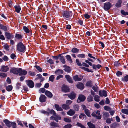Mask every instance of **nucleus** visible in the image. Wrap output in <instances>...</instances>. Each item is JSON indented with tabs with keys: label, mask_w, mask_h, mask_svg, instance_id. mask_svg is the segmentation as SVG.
<instances>
[{
	"label": "nucleus",
	"mask_w": 128,
	"mask_h": 128,
	"mask_svg": "<svg viewBox=\"0 0 128 128\" xmlns=\"http://www.w3.org/2000/svg\"><path fill=\"white\" fill-rule=\"evenodd\" d=\"M62 15L65 19L69 20L71 19L72 13L70 11H63L62 12Z\"/></svg>",
	"instance_id": "obj_1"
},
{
	"label": "nucleus",
	"mask_w": 128,
	"mask_h": 128,
	"mask_svg": "<svg viewBox=\"0 0 128 128\" xmlns=\"http://www.w3.org/2000/svg\"><path fill=\"white\" fill-rule=\"evenodd\" d=\"M17 50L21 52H24L26 50V47L24 44L21 42H19L17 45Z\"/></svg>",
	"instance_id": "obj_2"
},
{
	"label": "nucleus",
	"mask_w": 128,
	"mask_h": 128,
	"mask_svg": "<svg viewBox=\"0 0 128 128\" xmlns=\"http://www.w3.org/2000/svg\"><path fill=\"white\" fill-rule=\"evenodd\" d=\"M112 6V4L110 3L107 2L104 4V8L105 10L107 11L109 10Z\"/></svg>",
	"instance_id": "obj_3"
},
{
	"label": "nucleus",
	"mask_w": 128,
	"mask_h": 128,
	"mask_svg": "<svg viewBox=\"0 0 128 128\" xmlns=\"http://www.w3.org/2000/svg\"><path fill=\"white\" fill-rule=\"evenodd\" d=\"M23 29L26 34H28V35L29 36L32 35V30H30L26 26H24Z\"/></svg>",
	"instance_id": "obj_4"
},
{
	"label": "nucleus",
	"mask_w": 128,
	"mask_h": 128,
	"mask_svg": "<svg viewBox=\"0 0 128 128\" xmlns=\"http://www.w3.org/2000/svg\"><path fill=\"white\" fill-rule=\"evenodd\" d=\"M19 68H13L10 69V72L14 74L18 75V74Z\"/></svg>",
	"instance_id": "obj_5"
},
{
	"label": "nucleus",
	"mask_w": 128,
	"mask_h": 128,
	"mask_svg": "<svg viewBox=\"0 0 128 128\" xmlns=\"http://www.w3.org/2000/svg\"><path fill=\"white\" fill-rule=\"evenodd\" d=\"M26 82L27 83L28 86L30 88H32L34 86V84L32 80H26Z\"/></svg>",
	"instance_id": "obj_6"
},
{
	"label": "nucleus",
	"mask_w": 128,
	"mask_h": 128,
	"mask_svg": "<svg viewBox=\"0 0 128 128\" xmlns=\"http://www.w3.org/2000/svg\"><path fill=\"white\" fill-rule=\"evenodd\" d=\"M78 99V100H77V101L78 103H79L81 101H84L86 99V97L84 95L80 94L79 95Z\"/></svg>",
	"instance_id": "obj_7"
},
{
	"label": "nucleus",
	"mask_w": 128,
	"mask_h": 128,
	"mask_svg": "<svg viewBox=\"0 0 128 128\" xmlns=\"http://www.w3.org/2000/svg\"><path fill=\"white\" fill-rule=\"evenodd\" d=\"M74 80L75 81L79 82L82 80L83 78V77L81 76H80L79 77L78 75H76L73 77Z\"/></svg>",
	"instance_id": "obj_8"
},
{
	"label": "nucleus",
	"mask_w": 128,
	"mask_h": 128,
	"mask_svg": "<svg viewBox=\"0 0 128 128\" xmlns=\"http://www.w3.org/2000/svg\"><path fill=\"white\" fill-rule=\"evenodd\" d=\"M27 73V72L25 70H22L21 68H19L18 74L20 76L25 75Z\"/></svg>",
	"instance_id": "obj_9"
},
{
	"label": "nucleus",
	"mask_w": 128,
	"mask_h": 128,
	"mask_svg": "<svg viewBox=\"0 0 128 128\" xmlns=\"http://www.w3.org/2000/svg\"><path fill=\"white\" fill-rule=\"evenodd\" d=\"M99 93L101 96L106 97L107 96V92L104 90H100Z\"/></svg>",
	"instance_id": "obj_10"
},
{
	"label": "nucleus",
	"mask_w": 128,
	"mask_h": 128,
	"mask_svg": "<svg viewBox=\"0 0 128 128\" xmlns=\"http://www.w3.org/2000/svg\"><path fill=\"white\" fill-rule=\"evenodd\" d=\"M66 95L68 96V98L71 100H72L75 98L76 96V94L74 92H72L70 94H64V95Z\"/></svg>",
	"instance_id": "obj_11"
},
{
	"label": "nucleus",
	"mask_w": 128,
	"mask_h": 128,
	"mask_svg": "<svg viewBox=\"0 0 128 128\" xmlns=\"http://www.w3.org/2000/svg\"><path fill=\"white\" fill-rule=\"evenodd\" d=\"M9 70L8 67L7 66L3 65L1 66V70L2 72H6Z\"/></svg>",
	"instance_id": "obj_12"
},
{
	"label": "nucleus",
	"mask_w": 128,
	"mask_h": 128,
	"mask_svg": "<svg viewBox=\"0 0 128 128\" xmlns=\"http://www.w3.org/2000/svg\"><path fill=\"white\" fill-rule=\"evenodd\" d=\"M62 91L65 92H69L70 89L66 85H64L62 87Z\"/></svg>",
	"instance_id": "obj_13"
},
{
	"label": "nucleus",
	"mask_w": 128,
	"mask_h": 128,
	"mask_svg": "<svg viewBox=\"0 0 128 128\" xmlns=\"http://www.w3.org/2000/svg\"><path fill=\"white\" fill-rule=\"evenodd\" d=\"M5 36L6 38L8 39L13 38L14 37V35L11 34L9 32H6L5 33Z\"/></svg>",
	"instance_id": "obj_14"
},
{
	"label": "nucleus",
	"mask_w": 128,
	"mask_h": 128,
	"mask_svg": "<svg viewBox=\"0 0 128 128\" xmlns=\"http://www.w3.org/2000/svg\"><path fill=\"white\" fill-rule=\"evenodd\" d=\"M40 101L42 102H46V97L44 95L41 94L39 98Z\"/></svg>",
	"instance_id": "obj_15"
},
{
	"label": "nucleus",
	"mask_w": 128,
	"mask_h": 128,
	"mask_svg": "<svg viewBox=\"0 0 128 128\" xmlns=\"http://www.w3.org/2000/svg\"><path fill=\"white\" fill-rule=\"evenodd\" d=\"M3 122L8 127L10 128L11 127L12 122L9 121L8 120L6 119L4 120Z\"/></svg>",
	"instance_id": "obj_16"
},
{
	"label": "nucleus",
	"mask_w": 128,
	"mask_h": 128,
	"mask_svg": "<svg viewBox=\"0 0 128 128\" xmlns=\"http://www.w3.org/2000/svg\"><path fill=\"white\" fill-rule=\"evenodd\" d=\"M77 88L80 90H83L84 88V84L81 82H78L76 85Z\"/></svg>",
	"instance_id": "obj_17"
},
{
	"label": "nucleus",
	"mask_w": 128,
	"mask_h": 128,
	"mask_svg": "<svg viewBox=\"0 0 128 128\" xmlns=\"http://www.w3.org/2000/svg\"><path fill=\"white\" fill-rule=\"evenodd\" d=\"M14 7L16 12L18 13L20 12V11L21 9V8L20 6L19 5H16L14 6Z\"/></svg>",
	"instance_id": "obj_18"
},
{
	"label": "nucleus",
	"mask_w": 128,
	"mask_h": 128,
	"mask_svg": "<svg viewBox=\"0 0 128 128\" xmlns=\"http://www.w3.org/2000/svg\"><path fill=\"white\" fill-rule=\"evenodd\" d=\"M63 67L64 68V70L66 72H70L71 71V69L68 66H63Z\"/></svg>",
	"instance_id": "obj_19"
},
{
	"label": "nucleus",
	"mask_w": 128,
	"mask_h": 128,
	"mask_svg": "<svg viewBox=\"0 0 128 128\" xmlns=\"http://www.w3.org/2000/svg\"><path fill=\"white\" fill-rule=\"evenodd\" d=\"M65 78L69 82L71 83H73L72 80L70 76L68 75H66L65 76Z\"/></svg>",
	"instance_id": "obj_20"
},
{
	"label": "nucleus",
	"mask_w": 128,
	"mask_h": 128,
	"mask_svg": "<svg viewBox=\"0 0 128 128\" xmlns=\"http://www.w3.org/2000/svg\"><path fill=\"white\" fill-rule=\"evenodd\" d=\"M54 107L56 110L58 111H62L63 109L62 108L59 106V105L57 104H56L54 105Z\"/></svg>",
	"instance_id": "obj_21"
},
{
	"label": "nucleus",
	"mask_w": 128,
	"mask_h": 128,
	"mask_svg": "<svg viewBox=\"0 0 128 128\" xmlns=\"http://www.w3.org/2000/svg\"><path fill=\"white\" fill-rule=\"evenodd\" d=\"M75 111L72 110L70 109L68 112H67L68 114L72 116L74 115L75 113Z\"/></svg>",
	"instance_id": "obj_22"
},
{
	"label": "nucleus",
	"mask_w": 128,
	"mask_h": 128,
	"mask_svg": "<svg viewBox=\"0 0 128 128\" xmlns=\"http://www.w3.org/2000/svg\"><path fill=\"white\" fill-rule=\"evenodd\" d=\"M45 94L48 97L51 98L52 96V94L49 91L46 90L45 92Z\"/></svg>",
	"instance_id": "obj_23"
},
{
	"label": "nucleus",
	"mask_w": 128,
	"mask_h": 128,
	"mask_svg": "<svg viewBox=\"0 0 128 128\" xmlns=\"http://www.w3.org/2000/svg\"><path fill=\"white\" fill-rule=\"evenodd\" d=\"M50 125L52 126L59 127V125L58 124L54 122H51L50 123Z\"/></svg>",
	"instance_id": "obj_24"
},
{
	"label": "nucleus",
	"mask_w": 128,
	"mask_h": 128,
	"mask_svg": "<svg viewBox=\"0 0 128 128\" xmlns=\"http://www.w3.org/2000/svg\"><path fill=\"white\" fill-rule=\"evenodd\" d=\"M100 112L99 110H97L96 112V118L97 119H100L101 118V116L100 115Z\"/></svg>",
	"instance_id": "obj_25"
},
{
	"label": "nucleus",
	"mask_w": 128,
	"mask_h": 128,
	"mask_svg": "<svg viewBox=\"0 0 128 128\" xmlns=\"http://www.w3.org/2000/svg\"><path fill=\"white\" fill-rule=\"evenodd\" d=\"M122 2V1L121 0H118L115 4L117 8L120 7Z\"/></svg>",
	"instance_id": "obj_26"
},
{
	"label": "nucleus",
	"mask_w": 128,
	"mask_h": 128,
	"mask_svg": "<svg viewBox=\"0 0 128 128\" xmlns=\"http://www.w3.org/2000/svg\"><path fill=\"white\" fill-rule=\"evenodd\" d=\"M0 29L3 30L5 31H6L8 30L7 27L2 24H0Z\"/></svg>",
	"instance_id": "obj_27"
},
{
	"label": "nucleus",
	"mask_w": 128,
	"mask_h": 128,
	"mask_svg": "<svg viewBox=\"0 0 128 128\" xmlns=\"http://www.w3.org/2000/svg\"><path fill=\"white\" fill-rule=\"evenodd\" d=\"M63 71L62 70L60 69H58L55 72V73L57 75L62 74L63 73Z\"/></svg>",
	"instance_id": "obj_28"
},
{
	"label": "nucleus",
	"mask_w": 128,
	"mask_h": 128,
	"mask_svg": "<svg viewBox=\"0 0 128 128\" xmlns=\"http://www.w3.org/2000/svg\"><path fill=\"white\" fill-rule=\"evenodd\" d=\"M79 50L76 48H74L71 50L72 52L74 53H77L79 52Z\"/></svg>",
	"instance_id": "obj_29"
},
{
	"label": "nucleus",
	"mask_w": 128,
	"mask_h": 128,
	"mask_svg": "<svg viewBox=\"0 0 128 128\" xmlns=\"http://www.w3.org/2000/svg\"><path fill=\"white\" fill-rule=\"evenodd\" d=\"M87 124L90 128H96L95 126L90 122H88Z\"/></svg>",
	"instance_id": "obj_30"
},
{
	"label": "nucleus",
	"mask_w": 128,
	"mask_h": 128,
	"mask_svg": "<svg viewBox=\"0 0 128 128\" xmlns=\"http://www.w3.org/2000/svg\"><path fill=\"white\" fill-rule=\"evenodd\" d=\"M60 56V60L62 64H65V63L66 62L64 57L62 56H61L60 54L59 55V56Z\"/></svg>",
	"instance_id": "obj_31"
},
{
	"label": "nucleus",
	"mask_w": 128,
	"mask_h": 128,
	"mask_svg": "<svg viewBox=\"0 0 128 128\" xmlns=\"http://www.w3.org/2000/svg\"><path fill=\"white\" fill-rule=\"evenodd\" d=\"M22 36L21 34H16L15 35V38L18 40L22 39Z\"/></svg>",
	"instance_id": "obj_32"
},
{
	"label": "nucleus",
	"mask_w": 128,
	"mask_h": 128,
	"mask_svg": "<svg viewBox=\"0 0 128 128\" xmlns=\"http://www.w3.org/2000/svg\"><path fill=\"white\" fill-rule=\"evenodd\" d=\"M62 106L63 108L65 110H67L70 108L69 106L65 104L62 105Z\"/></svg>",
	"instance_id": "obj_33"
},
{
	"label": "nucleus",
	"mask_w": 128,
	"mask_h": 128,
	"mask_svg": "<svg viewBox=\"0 0 128 128\" xmlns=\"http://www.w3.org/2000/svg\"><path fill=\"white\" fill-rule=\"evenodd\" d=\"M55 116V120L56 122H58L59 120H61V117L57 115L56 114V115L54 116Z\"/></svg>",
	"instance_id": "obj_34"
},
{
	"label": "nucleus",
	"mask_w": 128,
	"mask_h": 128,
	"mask_svg": "<svg viewBox=\"0 0 128 128\" xmlns=\"http://www.w3.org/2000/svg\"><path fill=\"white\" fill-rule=\"evenodd\" d=\"M122 112L126 115H128V109L122 108L121 110Z\"/></svg>",
	"instance_id": "obj_35"
},
{
	"label": "nucleus",
	"mask_w": 128,
	"mask_h": 128,
	"mask_svg": "<svg viewBox=\"0 0 128 128\" xmlns=\"http://www.w3.org/2000/svg\"><path fill=\"white\" fill-rule=\"evenodd\" d=\"M6 90L8 92L11 91L12 89V86L11 85H8L6 88Z\"/></svg>",
	"instance_id": "obj_36"
},
{
	"label": "nucleus",
	"mask_w": 128,
	"mask_h": 128,
	"mask_svg": "<svg viewBox=\"0 0 128 128\" xmlns=\"http://www.w3.org/2000/svg\"><path fill=\"white\" fill-rule=\"evenodd\" d=\"M109 114L108 112H104L103 115V117L104 119H106L109 117Z\"/></svg>",
	"instance_id": "obj_37"
},
{
	"label": "nucleus",
	"mask_w": 128,
	"mask_h": 128,
	"mask_svg": "<svg viewBox=\"0 0 128 128\" xmlns=\"http://www.w3.org/2000/svg\"><path fill=\"white\" fill-rule=\"evenodd\" d=\"M101 66L100 65L98 64L97 65H95L93 64L92 65V68L93 69L96 70L97 69H99L100 68V67Z\"/></svg>",
	"instance_id": "obj_38"
},
{
	"label": "nucleus",
	"mask_w": 128,
	"mask_h": 128,
	"mask_svg": "<svg viewBox=\"0 0 128 128\" xmlns=\"http://www.w3.org/2000/svg\"><path fill=\"white\" fill-rule=\"evenodd\" d=\"M66 57L67 60L69 61L71 63H72V60L71 59L70 56L69 55H67L66 56Z\"/></svg>",
	"instance_id": "obj_39"
},
{
	"label": "nucleus",
	"mask_w": 128,
	"mask_h": 128,
	"mask_svg": "<svg viewBox=\"0 0 128 128\" xmlns=\"http://www.w3.org/2000/svg\"><path fill=\"white\" fill-rule=\"evenodd\" d=\"M94 99L96 101L99 102L100 101V97L98 95H96L94 97Z\"/></svg>",
	"instance_id": "obj_40"
},
{
	"label": "nucleus",
	"mask_w": 128,
	"mask_h": 128,
	"mask_svg": "<svg viewBox=\"0 0 128 128\" xmlns=\"http://www.w3.org/2000/svg\"><path fill=\"white\" fill-rule=\"evenodd\" d=\"M84 112L87 116L89 117L90 116V113L89 110L88 109H85L84 110Z\"/></svg>",
	"instance_id": "obj_41"
},
{
	"label": "nucleus",
	"mask_w": 128,
	"mask_h": 128,
	"mask_svg": "<svg viewBox=\"0 0 128 128\" xmlns=\"http://www.w3.org/2000/svg\"><path fill=\"white\" fill-rule=\"evenodd\" d=\"M77 56L81 58H85V54H78L77 55Z\"/></svg>",
	"instance_id": "obj_42"
},
{
	"label": "nucleus",
	"mask_w": 128,
	"mask_h": 128,
	"mask_svg": "<svg viewBox=\"0 0 128 128\" xmlns=\"http://www.w3.org/2000/svg\"><path fill=\"white\" fill-rule=\"evenodd\" d=\"M92 99L93 97L90 95L88 96L87 98L88 101L89 102L92 101L93 100Z\"/></svg>",
	"instance_id": "obj_43"
},
{
	"label": "nucleus",
	"mask_w": 128,
	"mask_h": 128,
	"mask_svg": "<svg viewBox=\"0 0 128 128\" xmlns=\"http://www.w3.org/2000/svg\"><path fill=\"white\" fill-rule=\"evenodd\" d=\"M122 80L124 82H127L128 81V75H126L122 79Z\"/></svg>",
	"instance_id": "obj_44"
},
{
	"label": "nucleus",
	"mask_w": 128,
	"mask_h": 128,
	"mask_svg": "<svg viewBox=\"0 0 128 128\" xmlns=\"http://www.w3.org/2000/svg\"><path fill=\"white\" fill-rule=\"evenodd\" d=\"M80 68H81V69L84 70L85 71H87L88 72H92L91 71V70H89V69L88 68H86L82 66Z\"/></svg>",
	"instance_id": "obj_45"
},
{
	"label": "nucleus",
	"mask_w": 128,
	"mask_h": 128,
	"mask_svg": "<svg viewBox=\"0 0 128 128\" xmlns=\"http://www.w3.org/2000/svg\"><path fill=\"white\" fill-rule=\"evenodd\" d=\"M98 87L97 85L94 86L92 87V89L96 92H97L98 90Z\"/></svg>",
	"instance_id": "obj_46"
},
{
	"label": "nucleus",
	"mask_w": 128,
	"mask_h": 128,
	"mask_svg": "<svg viewBox=\"0 0 128 128\" xmlns=\"http://www.w3.org/2000/svg\"><path fill=\"white\" fill-rule=\"evenodd\" d=\"M54 79V75H52L51 76L49 77V80L50 81L53 82Z\"/></svg>",
	"instance_id": "obj_47"
},
{
	"label": "nucleus",
	"mask_w": 128,
	"mask_h": 128,
	"mask_svg": "<svg viewBox=\"0 0 128 128\" xmlns=\"http://www.w3.org/2000/svg\"><path fill=\"white\" fill-rule=\"evenodd\" d=\"M79 117L80 119L83 120L86 118V116L84 114H82L80 115Z\"/></svg>",
	"instance_id": "obj_48"
},
{
	"label": "nucleus",
	"mask_w": 128,
	"mask_h": 128,
	"mask_svg": "<svg viewBox=\"0 0 128 128\" xmlns=\"http://www.w3.org/2000/svg\"><path fill=\"white\" fill-rule=\"evenodd\" d=\"M64 120L65 122H71V119L70 118H64Z\"/></svg>",
	"instance_id": "obj_49"
},
{
	"label": "nucleus",
	"mask_w": 128,
	"mask_h": 128,
	"mask_svg": "<svg viewBox=\"0 0 128 128\" xmlns=\"http://www.w3.org/2000/svg\"><path fill=\"white\" fill-rule=\"evenodd\" d=\"M76 125L77 126L81 127V128H86L85 127L80 123L78 122Z\"/></svg>",
	"instance_id": "obj_50"
},
{
	"label": "nucleus",
	"mask_w": 128,
	"mask_h": 128,
	"mask_svg": "<svg viewBox=\"0 0 128 128\" xmlns=\"http://www.w3.org/2000/svg\"><path fill=\"white\" fill-rule=\"evenodd\" d=\"M76 62L78 66H82L81 63L80 62L78 59H77L76 60Z\"/></svg>",
	"instance_id": "obj_51"
},
{
	"label": "nucleus",
	"mask_w": 128,
	"mask_h": 128,
	"mask_svg": "<svg viewBox=\"0 0 128 128\" xmlns=\"http://www.w3.org/2000/svg\"><path fill=\"white\" fill-rule=\"evenodd\" d=\"M36 76L37 77L35 79V80H38L39 79H40L41 78V77H42V75L40 74H37Z\"/></svg>",
	"instance_id": "obj_52"
},
{
	"label": "nucleus",
	"mask_w": 128,
	"mask_h": 128,
	"mask_svg": "<svg viewBox=\"0 0 128 128\" xmlns=\"http://www.w3.org/2000/svg\"><path fill=\"white\" fill-rule=\"evenodd\" d=\"M11 126H12L13 128H16V123L14 122H12Z\"/></svg>",
	"instance_id": "obj_53"
},
{
	"label": "nucleus",
	"mask_w": 128,
	"mask_h": 128,
	"mask_svg": "<svg viewBox=\"0 0 128 128\" xmlns=\"http://www.w3.org/2000/svg\"><path fill=\"white\" fill-rule=\"evenodd\" d=\"M121 12L122 14L124 15H128V12H125L124 10H122L121 11Z\"/></svg>",
	"instance_id": "obj_54"
},
{
	"label": "nucleus",
	"mask_w": 128,
	"mask_h": 128,
	"mask_svg": "<svg viewBox=\"0 0 128 128\" xmlns=\"http://www.w3.org/2000/svg\"><path fill=\"white\" fill-rule=\"evenodd\" d=\"M36 68L40 72H41L42 71V68L40 66H35Z\"/></svg>",
	"instance_id": "obj_55"
},
{
	"label": "nucleus",
	"mask_w": 128,
	"mask_h": 128,
	"mask_svg": "<svg viewBox=\"0 0 128 128\" xmlns=\"http://www.w3.org/2000/svg\"><path fill=\"white\" fill-rule=\"evenodd\" d=\"M7 76V74L4 72H2L0 73V76H2L3 78H4L6 76Z\"/></svg>",
	"instance_id": "obj_56"
},
{
	"label": "nucleus",
	"mask_w": 128,
	"mask_h": 128,
	"mask_svg": "<svg viewBox=\"0 0 128 128\" xmlns=\"http://www.w3.org/2000/svg\"><path fill=\"white\" fill-rule=\"evenodd\" d=\"M74 108L75 110L78 111L79 110L78 106L77 105H74Z\"/></svg>",
	"instance_id": "obj_57"
},
{
	"label": "nucleus",
	"mask_w": 128,
	"mask_h": 128,
	"mask_svg": "<svg viewBox=\"0 0 128 128\" xmlns=\"http://www.w3.org/2000/svg\"><path fill=\"white\" fill-rule=\"evenodd\" d=\"M116 75L118 76H120L122 75V72H121L119 71H118L116 73Z\"/></svg>",
	"instance_id": "obj_58"
},
{
	"label": "nucleus",
	"mask_w": 128,
	"mask_h": 128,
	"mask_svg": "<svg viewBox=\"0 0 128 128\" xmlns=\"http://www.w3.org/2000/svg\"><path fill=\"white\" fill-rule=\"evenodd\" d=\"M4 49L6 50H8L9 46L8 45L6 44H5L4 46Z\"/></svg>",
	"instance_id": "obj_59"
},
{
	"label": "nucleus",
	"mask_w": 128,
	"mask_h": 128,
	"mask_svg": "<svg viewBox=\"0 0 128 128\" xmlns=\"http://www.w3.org/2000/svg\"><path fill=\"white\" fill-rule=\"evenodd\" d=\"M72 126L70 124H68L64 127V128H70Z\"/></svg>",
	"instance_id": "obj_60"
},
{
	"label": "nucleus",
	"mask_w": 128,
	"mask_h": 128,
	"mask_svg": "<svg viewBox=\"0 0 128 128\" xmlns=\"http://www.w3.org/2000/svg\"><path fill=\"white\" fill-rule=\"evenodd\" d=\"M41 112L42 113L48 116L49 115V113L48 112L44 110L41 111Z\"/></svg>",
	"instance_id": "obj_61"
},
{
	"label": "nucleus",
	"mask_w": 128,
	"mask_h": 128,
	"mask_svg": "<svg viewBox=\"0 0 128 128\" xmlns=\"http://www.w3.org/2000/svg\"><path fill=\"white\" fill-rule=\"evenodd\" d=\"M50 113L52 114H53L54 116L56 115V112L53 110H52L50 111Z\"/></svg>",
	"instance_id": "obj_62"
},
{
	"label": "nucleus",
	"mask_w": 128,
	"mask_h": 128,
	"mask_svg": "<svg viewBox=\"0 0 128 128\" xmlns=\"http://www.w3.org/2000/svg\"><path fill=\"white\" fill-rule=\"evenodd\" d=\"M10 57L12 59H15L16 58V55L14 54H11Z\"/></svg>",
	"instance_id": "obj_63"
},
{
	"label": "nucleus",
	"mask_w": 128,
	"mask_h": 128,
	"mask_svg": "<svg viewBox=\"0 0 128 128\" xmlns=\"http://www.w3.org/2000/svg\"><path fill=\"white\" fill-rule=\"evenodd\" d=\"M84 17L86 19H88L90 17V16L88 15L87 14H84Z\"/></svg>",
	"instance_id": "obj_64"
}]
</instances>
